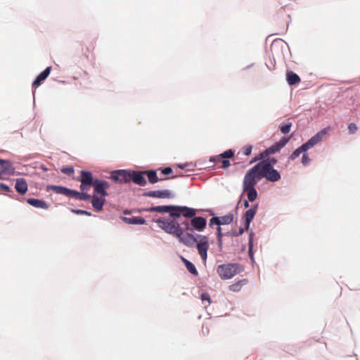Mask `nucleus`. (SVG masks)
<instances>
[{"mask_svg":"<svg viewBox=\"0 0 360 360\" xmlns=\"http://www.w3.org/2000/svg\"><path fill=\"white\" fill-rule=\"evenodd\" d=\"M258 205H255L252 206L250 209L247 210L245 214V224L246 228L248 229L250 226V222L252 221L253 218L255 217L257 210Z\"/></svg>","mask_w":360,"mask_h":360,"instance_id":"18","label":"nucleus"},{"mask_svg":"<svg viewBox=\"0 0 360 360\" xmlns=\"http://www.w3.org/2000/svg\"><path fill=\"white\" fill-rule=\"evenodd\" d=\"M91 199V204L94 208L97 211L102 210L103 205L105 202V196L94 194Z\"/></svg>","mask_w":360,"mask_h":360,"instance_id":"14","label":"nucleus"},{"mask_svg":"<svg viewBox=\"0 0 360 360\" xmlns=\"http://www.w3.org/2000/svg\"><path fill=\"white\" fill-rule=\"evenodd\" d=\"M63 187V186H51L50 188L54 193H58V194H61L62 193Z\"/></svg>","mask_w":360,"mask_h":360,"instance_id":"36","label":"nucleus"},{"mask_svg":"<svg viewBox=\"0 0 360 360\" xmlns=\"http://www.w3.org/2000/svg\"><path fill=\"white\" fill-rule=\"evenodd\" d=\"M15 188L20 194H25L27 191V184L25 179H16Z\"/></svg>","mask_w":360,"mask_h":360,"instance_id":"20","label":"nucleus"},{"mask_svg":"<svg viewBox=\"0 0 360 360\" xmlns=\"http://www.w3.org/2000/svg\"><path fill=\"white\" fill-rule=\"evenodd\" d=\"M291 127H292V123L291 122H288L283 126H281L280 127V130L284 134H288V132H290V129H291Z\"/></svg>","mask_w":360,"mask_h":360,"instance_id":"29","label":"nucleus"},{"mask_svg":"<svg viewBox=\"0 0 360 360\" xmlns=\"http://www.w3.org/2000/svg\"><path fill=\"white\" fill-rule=\"evenodd\" d=\"M214 224L219 226V217H212L210 220V226H212Z\"/></svg>","mask_w":360,"mask_h":360,"instance_id":"43","label":"nucleus"},{"mask_svg":"<svg viewBox=\"0 0 360 360\" xmlns=\"http://www.w3.org/2000/svg\"><path fill=\"white\" fill-rule=\"evenodd\" d=\"M244 232V229L243 228H240L239 229V231H238V234H236L235 236H239V235H242Z\"/></svg>","mask_w":360,"mask_h":360,"instance_id":"49","label":"nucleus"},{"mask_svg":"<svg viewBox=\"0 0 360 360\" xmlns=\"http://www.w3.org/2000/svg\"><path fill=\"white\" fill-rule=\"evenodd\" d=\"M290 137H283L278 142L276 143L275 144L272 145L269 148H266L264 150V153L266 155L269 156V155L276 153L278 152L281 148H283L287 143L290 140Z\"/></svg>","mask_w":360,"mask_h":360,"instance_id":"12","label":"nucleus"},{"mask_svg":"<svg viewBox=\"0 0 360 360\" xmlns=\"http://www.w3.org/2000/svg\"><path fill=\"white\" fill-rule=\"evenodd\" d=\"M78 181L81 182L79 186L81 191H87L94 184L95 179H94L92 174L90 172L82 170L81 176L78 179Z\"/></svg>","mask_w":360,"mask_h":360,"instance_id":"6","label":"nucleus"},{"mask_svg":"<svg viewBox=\"0 0 360 360\" xmlns=\"http://www.w3.org/2000/svg\"><path fill=\"white\" fill-rule=\"evenodd\" d=\"M144 174L147 175L148 181L150 184H155L158 181L167 179L166 178H158L155 170L146 171L144 172Z\"/></svg>","mask_w":360,"mask_h":360,"instance_id":"22","label":"nucleus"},{"mask_svg":"<svg viewBox=\"0 0 360 360\" xmlns=\"http://www.w3.org/2000/svg\"><path fill=\"white\" fill-rule=\"evenodd\" d=\"M218 162H220L221 164L220 167L222 169H227L231 165L230 161L226 159H221V161L217 162L216 163H218Z\"/></svg>","mask_w":360,"mask_h":360,"instance_id":"32","label":"nucleus"},{"mask_svg":"<svg viewBox=\"0 0 360 360\" xmlns=\"http://www.w3.org/2000/svg\"><path fill=\"white\" fill-rule=\"evenodd\" d=\"M14 168L9 160L0 159V177L4 178L6 176L13 175Z\"/></svg>","mask_w":360,"mask_h":360,"instance_id":"11","label":"nucleus"},{"mask_svg":"<svg viewBox=\"0 0 360 360\" xmlns=\"http://www.w3.org/2000/svg\"><path fill=\"white\" fill-rule=\"evenodd\" d=\"M246 173L258 182L263 178L271 182L278 181L281 178L280 173L267 162H259Z\"/></svg>","mask_w":360,"mask_h":360,"instance_id":"2","label":"nucleus"},{"mask_svg":"<svg viewBox=\"0 0 360 360\" xmlns=\"http://www.w3.org/2000/svg\"><path fill=\"white\" fill-rule=\"evenodd\" d=\"M195 210L188 207L174 206V212H170L167 218L159 219L157 224L160 228L179 238V241L186 246L192 247L197 241L191 233L185 231H192L188 219L182 220L181 216L186 218H193L195 216Z\"/></svg>","mask_w":360,"mask_h":360,"instance_id":"1","label":"nucleus"},{"mask_svg":"<svg viewBox=\"0 0 360 360\" xmlns=\"http://www.w3.org/2000/svg\"><path fill=\"white\" fill-rule=\"evenodd\" d=\"M286 79L290 85H294L300 82V77L292 71L287 72Z\"/></svg>","mask_w":360,"mask_h":360,"instance_id":"25","label":"nucleus"},{"mask_svg":"<svg viewBox=\"0 0 360 360\" xmlns=\"http://www.w3.org/2000/svg\"><path fill=\"white\" fill-rule=\"evenodd\" d=\"M172 169L169 167H165L161 170V174L163 175H168L172 173Z\"/></svg>","mask_w":360,"mask_h":360,"instance_id":"41","label":"nucleus"},{"mask_svg":"<svg viewBox=\"0 0 360 360\" xmlns=\"http://www.w3.org/2000/svg\"><path fill=\"white\" fill-rule=\"evenodd\" d=\"M144 172H131V181H133L135 184L141 186H144L146 185L147 182L143 176Z\"/></svg>","mask_w":360,"mask_h":360,"instance_id":"16","label":"nucleus"},{"mask_svg":"<svg viewBox=\"0 0 360 360\" xmlns=\"http://www.w3.org/2000/svg\"><path fill=\"white\" fill-rule=\"evenodd\" d=\"M243 271V268L238 264L228 263L219 265L217 273L223 279H230Z\"/></svg>","mask_w":360,"mask_h":360,"instance_id":"3","label":"nucleus"},{"mask_svg":"<svg viewBox=\"0 0 360 360\" xmlns=\"http://www.w3.org/2000/svg\"><path fill=\"white\" fill-rule=\"evenodd\" d=\"M111 177L115 181L127 183L131 181V172L126 170H117L112 173Z\"/></svg>","mask_w":360,"mask_h":360,"instance_id":"10","label":"nucleus"},{"mask_svg":"<svg viewBox=\"0 0 360 360\" xmlns=\"http://www.w3.org/2000/svg\"><path fill=\"white\" fill-rule=\"evenodd\" d=\"M202 330L204 335H207L209 333V328L207 326H205V325L202 326Z\"/></svg>","mask_w":360,"mask_h":360,"instance_id":"47","label":"nucleus"},{"mask_svg":"<svg viewBox=\"0 0 360 360\" xmlns=\"http://www.w3.org/2000/svg\"><path fill=\"white\" fill-rule=\"evenodd\" d=\"M182 261L184 262L185 266H186L188 271L193 274V275H197L198 274V271L195 266V265L191 263L190 261L187 260L185 258H182Z\"/></svg>","mask_w":360,"mask_h":360,"instance_id":"27","label":"nucleus"},{"mask_svg":"<svg viewBox=\"0 0 360 360\" xmlns=\"http://www.w3.org/2000/svg\"><path fill=\"white\" fill-rule=\"evenodd\" d=\"M252 149V146H250V145L245 146L243 148V154L247 156L250 155L251 154Z\"/></svg>","mask_w":360,"mask_h":360,"instance_id":"34","label":"nucleus"},{"mask_svg":"<svg viewBox=\"0 0 360 360\" xmlns=\"http://www.w3.org/2000/svg\"><path fill=\"white\" fill-rule=\"evenodd\" d=\"M143 196L157 198H171L173 197V194L169 190L152 191L145 192L143 193Z\"/></svg>","mask_w":360,"mask_h":360,"instance_id":"13","label":"nucleus"},{"mask_svg":"<svg viewBox=\"0 0 360 360\" xmlns=\"http://www.w3.org/2000/svg\"><path fill=\"white\" fill-rule=\"evenodd\" d=\"M201 300H202V302H204V301H207L208 304H210V302H211L210 297L209 294H207V293H206V292L202 293V294L201 295Z\"/></svg>","mask_w":360,"mask_h":360,"instance_id":"40","label":"nucleus"},{"mask_svg":"<svg viewBox=\"0 0 360 360\" xmlns=\"http://www.w3.org/2000/svg\"><path fill=\"white\" fill-rule=\"evenodd\" d=\"M51 67H47L42 72H41L32 82V87L37 89L49 75Z\"/></svg>","mask_w":360,"mask_h":360,"instance_id":"15","label":"nucleus"},{"mask_svg":"<svg viewBox=\"0 0 360 360\" xmlns=\"http://www.w3.org/2000/svg\"><path fill=\"white\" fill-rule=\"evenodd\" d=\"M27 202L30 205L37 208L47 209L49 207L46 202L41 200L30 198L27 200Z\"/></svg>","mask_w":360,"mask_h":360,"instance_id":"23","label":"nucleus"},{"mask_svg":"<svg viewBox=\"0 0 360 360\" xmlns=\"http://www.w3.org/2000/svg\"><path fill=\"white\" fill-rule=\"evenodd\" d=\"M219 226L224 224H229L233 221V214H229L221 217H219Z\"/></svg>","mask_w":360,"mask_h":360,"instance_id":"26","label":"nucleus"},{"mask_svg":"<svg viewBox=\"0 0 360 360\" xmlns=\"http://www.w3.org/2000/svg\"><path fill=\"white\" fill-rule=\"evenodd\" d=\"M195 238H197V249L201 259L205 262L207 257V250L209 249L208 238L206 236L196 235Z\"/></svg>","mask_w":360,"mask_h":360,"instance_id":"5","label":"nucleus"},{"mask_svg":"<svg viewBox=\"0 0 360 360\" xmlns=\"http://www.w3.org/2000/svg\"><path fill=\"white\" fill-rule=\"evenodd\" d=\"M123 221L129 224H145L146 220L141 217H123Z\"/></svg>","mask_w":360,"mask_h":360,"instance_id":"21","label":"nucleus"},{"mask_svg":"<svg viewBox=\"0 0 360 360\" xmlns=\"http://www.w3.org/2000/svg\"><path fill=\"white\" fill-rule=\"evenodd\" d=\"M217 241H218L219 245L221 246V243H222V241H221L222 233H221V229L219 226L217 228Z\"/></svg>","mask_w":360,"mask_h":360,"instance_id":"39","label":"nucleus"},{"mask_svg":"<svg viewBox=\"0 0 360 360\" xmlns=\"http://www.w3.org/2000/svg\"><path fill=\"white\" fill-rule=\"evenodd\" d=\"M328 128H324L323 129L317 132L314 136H312L307 142L304 143L306 148L309 150L314 147L315 145L322 141L324 136L327 134Z\"/></svg>","mask_w":360,"mask_h":360,"instance_id":"8","label":"nucleus"},{"mask_svg":"<svg viewBox=\"0 0 360 360\" xmlns=\"http://www.w3.org/2000/svg\"><path fill=\"white\" fill-rule=\"evenodd\" d=\"M80 193V192H78L77 191L71 190L69 197L75 198L76 200H79Z\"/></svg>","mask_w":360,"mask_h":360,"instance_id":"37","label":"nucleus"},{"mask_svg":"<svg viewBox=\"0 0 360 360\" xmlns=\"http://www.w3.org/2000/svg\"><path fill=\"white\" fill-rule=\"evenodd\" d=\"M92 186L94 188V194L105 197L108 195L106 189L109 188L110 184L108 181L96 179Z\"/></svg>","mask_w":360,"mask_h":360,"instance_id":"7","label":"nucleus"},{"mask_svg":"<svg viewBox=\"0 0 360 360\" xmlns=\"http://www.w3.org/2000/svg\"><path fill=\"white\" fill-rule=\"evenodd\" d=\"M308 149L306 146L302 144L300 147L297 148L293 153L290 155V159L293 160L296 159L302 153L307 151Z\"/></svg>","mask_w":360,"mask_h":360,"instance_id":"28","label":"nucleus"},{"mask_svg":"<svg viewBox=\"0 0 360 360\" xmlns=\"http://www.w3.org/2000/svg\"><path fill=\"white\" fill-rule=\"evenodd\" d=\"M0 188L4 190V191H10V188L7 185L2 183L0 184Z\"/></svg>","mask_w":360,"mask_h":360,"instance_id":"46","label":"nucleus"},{"mask_svg":"<svg viewBox=\"0 0 360 360\" xmlns=\"http://www.w3.org/2000/svg\"><path fill=\"white\" fill-rule=\"evenodd\" d=\"M261 162H269V164L274 167V165H275L277 162V160L274 158H272L271 159L267 158L266 160H262Z\"/></svg>","mask_w":360,"mask_h":360,"instance_id":"44","label":"nucleus"},{"mask_svg":"<svg viewBox=\"0 0 360 360\" xmlns=\"http://www.w3.org/2000/svg\"><path fill=\"white\" fill-rule=\"evenodd\" d=\"M357 129H358V127L356 125V124H354V123H350L348 125V131H349V133L351 134H355L356 132Z\"/></svg>","mask_w":360,"mask_h":360,"instance_id":"33","label":"nucleus"},{"mask_svg":"<svg viewBox=\"0 0 360 360\" xmlns=\"http://www.w3.org/2000/svg\"><path fill=\"white\" fill-rule=\"evenodd\" d=\"M314 341H315V340H314L313 338L309 339V340L307 341V345L308 346H311V345L314 344Z\"/></svg>","mask_w":360,"mask_h":360,"instance_id":"48","label":"nucleus"},{"mask_svg":"<svg viewBox=\"0 0 360 360\" xmlns=\"http://www.w3.org/2000/svg\"><path fill=\"white\" fill-rule=\"evenodd\" d=\"M257 181L254 177L250 176L247 173L245 174L243 181V192L247 193L248 199L250 202L255 201L257 198V192L255 189Z\"/></svg>","mask_w":360,"mask_h":360,"instance_id":"4","label":"nucleus"},{"mask_svg":"<svg viewBox=\"0 0 360 360\" xmlns=\"http://www.w3.org/2000/svg\"><path fill=\"white\" fill-rule=\"evenodd\" d=\"M70 191L71 189L70 188H65V187H63V189H62V195H64L65 196H68L69 197V195L70 193Z\"/></svg>","mask_w":360,"mask_h":360,"instance_id":"45","label":"nucleus"},{"mask_svg":"<svg viewBox=\"0 0 360 360\" xmlns=\"http://www.w3.org/2000/svg\"><path fill=\"white\" fill-rule=\"evenodd\" d=\"M244 207H245V208H248V207H249V203H248V201H245V202H244Z\"/></svg>","mask_w":360,"mask_h":360,"instance_id":"50","label":"nucleus"},{"mask_svg":"<svg viewBox=\"0 0 360 360\" xmlns=\"http://www.w3.org/2000/svg\"><path fill=\"white\" fill-rule=\"evenodd\" d=\"M91 51H93L94 49V45L91 44Z\"/></svg>","mask_w":360,"mask_h":360,"instance_id":"51","label":"nucleus"},{"mask_svg":"<svg viewBox=\"0 0 360 360\" xmlns=\"http://www.w3.org/2000/svg\"><path fill=\"white\" fill-rule=\"evenodd\" d=\"M174 205H162V206H156V207H151L150 208L146 209V210L147 212H174Z\"/></svg>","mask_w":360,"mask_h":360,"instance_id":"19","label":"nucleus"},{"mask_svg":"<svg viewBox=\"0 0 360 360\" xmlns=\"http://www.w3.org/2000/svg\"><path fill=\"white\" fill-rule=\"evenodd\" d=\"M309 162H310V158L308 157V155L307 154H304L302 158V163L304 165H307L309 163Z\"/></svg>","mask_w":360,"mask_h":360,"instance_id":"42","label":"nucleus"},{"mask_svg":"<svg viewBox=\"0 0 360 360\" xmlns=\"http://www.w3.org/2000/svg\"><path fill=\"white\" fill-rule=\"evenodd\" d=\"M72 212L77 214H85L87 216H91V213L86 210H72Z\"/></svg>","mask_w":360,"mask_h":360,"instance_id":"38","label":"nucleus"},{"mask_svg":"<svg viewBox=\"0 0 360 360\" xmlns=\"http://www.w3.org/2000/svg\"><path fill=\"white\" fill-rule=\"evenodd\" d=\"M92 198V195L86 193H84V191H82L81 193H80V196H79V200H89L90 199H91Z\"/></svg>","mask_w":360,"mask_h":360,"instance_id":"35","label":"nucleus"},{"mask_svg":"<svg viewBox=\"0 0 360 360\" xmlns=\"http://www.w3.org/2000/svg\"><path fill=\"white\" fill-rule=\"evenodd\" d=\"M190 226L192 230L195 229L198 231H202L206 227L207 221L206 219L202 217H195L191 219ZM186 233L193 232V231H186Z\"/></svg>","mask_w":360,"mask_h":360,"instance_id":"9","label":"nucleus"},{"mask_svg":"<svg viewBox=\"0 0 360 360\" xmlns=\"http://www.w3.org/2000/svg\"><path fill=\"white\" fill-rule=\"evenodd\" d=\"M268 156L265 155L264 153V150L262 152V153H260L259 155H257L256 157H255L251 161H250V163H253L256 161H258V160H266V158H267Z\"/></svg>","mask_w":360,"mask_h":360,"instance_id":"31","label":"nucleus"},{"mask_svg":"<svg viewBox=\"0 0 360 360\" xmlns=\"http://www.w3.org/2000/svg\"><path fill=\"white\" fill-rule=\"evenodd\" d=\"M179 167L181 169L184 168V167L183 165H179Z\"/></svg>","mask_w":360,"mask_h":360,"instance_id":"52","label":"nucleus"},{"mask_svg":"<svg viewBox=\"0 0 360 360\" xmlns=\"http://www.w3.org/2000/svg\"><path fill=\"white\" fill-rule=\"evenodd\" d=\"M74 172H75L74 168L70 166L63 167L61 169V172L63 174H65L68 176L72 175L74 174Z\"/></svg>","mask_w":360,"mask_h":360,"instance_id":"30","label":"nucleus"},{"mask_svg":"<svg viewBox=\"0 0 360 360\" xmlns=\"http://www.w3.org/2000/svg\"><path fill=\"white\" fill-rule=\"evenodd\" d=\"M233 155H234V151L232 150L231 149H229L218 155L210 157V162H219V161H221V159L230 158H232Z\"/></svg>","mask_w":360,"mask_h":360,"instance_id":"17","label":"nucleus"},{"mask_svg":"<svg viewBox=\"0 0 360 360\" xmlns=\"http://www.w3.org/2000/svg\"><path fill=\"white\" fill-rule=\"evenodd\" d=\"M248 283V280L243 278L238 281L237 282L230 285L229 289L233 292H238L241 290L242 287Z\"/></svg>","mask_w":360,"mask_h":360,"instance_id":"24","label":"nucleus"}]
</instances>
